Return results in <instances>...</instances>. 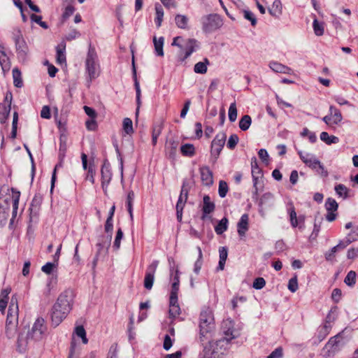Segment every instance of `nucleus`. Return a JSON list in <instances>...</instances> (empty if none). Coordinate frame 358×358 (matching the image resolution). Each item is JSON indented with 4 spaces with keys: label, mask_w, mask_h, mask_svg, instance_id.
I'll list each match as a JSON object with an SVG mask.
<instances>
[{
    "label": "nucleus",
    "mask_w": 358,
    "mask_h": 358,
    "mask_svg": "<svg viewBox=\"0 0 358 358\" xmlns=\"http://www.w3.org/2000/svg\"><path fill=\"white\" fill-rule=\"evenodd\" d=\"M45 329L44 320L41 317L37 318L31 329H24L20 333L17 341V350L20 353H24L31 343L42 339Z\"/></svg>",
    "instance_id": "nucleus-1"
},
{
    "label": "nucleus",
    "mask_w": 358,
    "mask_h": 358,
    "mask_svg": "<svg viewBox=\"0 0 358 358\" xmlns=\"http://www.w3.org/2000/svg\"><path fill=\"white\" fill-rule=\"evenodd\" d=\"M199 338L201 342L210 339L215 332L214 314L208 307L203 308L199 319Z\"/></svg>",
    "instance_id": "nucleus-2"
},
{
    "label": "nucleus",
    "mask_w": 358,
    "mask_h": 358,
    "mask_svg": "<svg viewBox=\"0 0 358 358\" xmlns=\"http://www.w3.org/2000/svg\"><path fill=\"white\" fill-rule=\"evenodd\" d=\"M18 301L16 294L12 296L6 322V334L8 338H13L16 333L18 322Z\"/></svg>",
    "instance_id": "nucleus-3"
},
{
    "label": "nucleus",
    "mask_w": 358,
    "mask_h": 358,
    "mask_svg": "<svg viewBox=\"0 0 358 358\" xmlns=\"http://www.w3.org/2000/svg\"><path fill=\"white\" fill-rule=\"evenodd\" d=\"M85 71L87 75V83H90L97 78L101 73L100 65L95 48L91 45L89 47L87 57L85 62Z\"/></svg>",
    "instance_id": "nucleus-4"
},
{
    "label": "nucleus",
    "mask_w": 358,
    "mask_h": 358,
    "mask_svg": "<svg viewBox=\"0 0 358 358\" xmlns=\"http://www.w3.org/2000/svg\"><path fill=\"white\" fill-rule=\"evenodd\" d=\"M230 343L220 338L215 341H209L203 348L201 358H220L229 347Z\"/></svg>",
    "instance_id": "nucleus-5"
},
{
    "label": "nucleus",
    "mask_w": 358,
    "mask_h": 358,
    "mask_svg": "<svg viewBox=\"0 0 358 358\" xmlns=\"http://www.w3.org/2000/svg\"><path fill=\"white\" fill-rule=\"evenodd\" d=\"M343 336L342 333L331 337L327 343L322 348L321 355L325 357L329 358L334 356L343 346Z\"/></svg>",
    "instance_id": "nucleus-6"
},
{
    "label": "nucleus",
    "mask_w": 358,
    "mask_h": 358,
    "mask_svg": "<svg viewBox=\"0 0 358 358\" xmlns=\"http://www.w3.org/2000/svg\"><path fill=\"white\" fill-rule=\"evenodd\" d=\"M298 154L300 157L301 161L309 168L313 170H315L322 176H327L328 172L324 169V166L318 160L315 156L310 153H303L302 151L299 150Z\"/></svg>",
    "instance_id": "nucleus-7"
},
{
    "label": "nucleus",
    "mask_w": 358,
    "mask_h": 358,
    "mask_svg": "<svg viewBox=\"0 0 358 358\" xmlns=\"http://www.w3.org/2000/svg\"><path fill=\"white\" fill-rule=\"evenodd\" d=\"M221 331L223 339L230 343L233 339L238 337L239 331L235 329L234 322L230 319L223 320L221 325Z\"/></svg>",
    "instance_id": "nucleus-8"
},
{
    "label": "nucleus",
    "mask_w": 358,
    "mask_h": 358,
    "mask_svg": "<svg viewBox=\"0 0 358 358\" xmlns=\"http://www.w3.org/2000/svg\"><path fill=\"white\" fill-rule=\"evenodd\" d=\"M13 39L15 43V48L19 59L24 62L28 54V46L22 38L20 31L13 34Z\"/></svg>",
    "instance_id": "nucleus-9"
},
{
    "label": "nucleus",
    "mask_w": 358,
    "mask_h": 358,
    "mask_svg": "<svg viewBox=\"0 0 358 358\" xmlns=\"http://www.w3.org/2000/svg\"><path fill=\"white\" fill-rule=\"evenodd\" d=\"M227 135L221 132L216 135L211 143V157L213 158V162H215L218 158L226 141Z\"/></svg>",
    "instance_id": "nucleus-10"
},
{
    "label": "nucleus",
    "mask_w": 358,
    "mask_h": 358,
    "mask_svg": "<svg viewBox=\"0 0 358 358\" xmlns=\"http://www.w3.org/2000/svg\"><path fill=\"white\" fill-rule=\"evenodd\" d=\"M73 299V292L71 289H68L62 292L56 303L54 304L56 307H60L62 306L63 310L70 311L72 308Z\"/></svg>",
    "instance_id": "nucleus-11"
},
{
    "label": "nucleus",
    "mask_w": 358,
    "mask_h": 358,
    "mask_svg": "<svg viewBox=\"0 0 358 358\" xmlns=\"http://www.w3.org/2000/svg\"><path fill=\"white\" fill-rule=\"evenodd\" d=\"M101 187L106 195L108 194V188L112 179V172L109 163L105 162L101 167Z\"/></svg>",
    "instance_id": "nucleus-12"
},
{
    "label": "nucleus",
    "mask_w": 358,
    "mask_h": 358,
    "mask_svg": "<svg viewBox=\"0 0 358 358\" xmlns=\"http://www.w3.org/2000/svg\"><path fill=\"white\" fill-rule=\"evenodd\" d=\"M63 310L62 306H60V307H56L55 305L53 306L51 313V319L52 324L55 327H57L62 320L66 318V315L70 312Z\"/></svg>",
    "instance_id": "nucleus-13"
},
{
    "label": "nucleus",
    "mask_w": 358,
    "mask_h": 358,
    "mask_svg": "<svg viewBox=\"0 0 358 358\" xmlns=\"http://www.w3.org/2000/svg\"><path fill=\"white\" fill-rule=\"evenodd\" d=\"M201 178L203 184L210 186L213 183V173L208 166H203L200 169Z\"/></svg>",
    "instance_id": "nucleus-14"
},
{
    "label": "nucleus",
    "mask_w": 358,
    "mask_h": 358,
    "mask_svg": "<svg viewBox=\"0 0 358 358\" xmlns=\"http://www.w3.org/2000/svg\"><path fill=\"white\" fill-rule=\"evenodd\" d=\"M0 65L4 74L9 71L11 66L10 59L2 45H0Z\"/></svg>",
    "instance_id": "nucleus-15"
},
{
    "label": "nucleus",
    "mask_w": 358,
    "mask_h": 358,
    "mask_svg": "<svg viewBox=\"0 0 358 358\" xmlns=\"http://www.w3.org/2000/svg\"><path fill=\"white\" fill-rule=\"evenodd\" d=\"M248 215L243 214L238 222V234L240 236H244L248 230Z\"/></svg>",
    "instance_id": "nucleus-16"
},
{
    "label": "nucleus",
    "mask_w": 358,
    "mask_h": 358,
    "mask_svg": "<svg viewBox=\"0 0 358 358\" xmlns=\"http://www.w3.org/2000/svg\"><path fill=\"white\" fill-rule=\"evenodd\" d=\"M66 43L64 40L56 47L57 62L58 64H62L66 62Z\"/></svg>",
    "instance_id": "nucleus-17"
},
{
    "label": "nucleus",
    "mask_w": 358,
    "mask_h": 358,
    "mask_svg": "<svg viewBox=\"0 0 358 358\" xmlns=\"http://www.w3.org/2000/svg\"><path fill=\"white\" fill-rule=\"evenodd\" d=\"M269 67L276 73L285 74H291L292 73V70L289 67L277 62H271L269 63Z\"/></svg>",
    "instance_id": "nucleus-18"
},
{
    "label": "nucleus",
    "mask_w": 358,
    "mask_h": 358,
    "mask_svg": "<svg viewBox=\"0 0 358 358\" xmlns=\"http://www.w3.org/2000/svg\"><path fill=\"white\" fill-rule=\"evenodd\" d=\"M169 316L175 318L180 313V308L178 303V299L170 297L169 300Z\"/></svg>",
    "instance_id": "nucleus-19"
},
{
    "label": "nucleus",
    "mask_w": 358,
    "mask_h": 358,
    "mask_svg": "<svg viewBox=\"0 0 358 358\" xmlns=\"http://www.w3.org/2000/svg\"><path fill=\"white\" fill-rule=\"evenodd\" d=\"M203 215L202 216V219L205 218V215L207 214H210L215 210V204L213 202L210 201V198L208 195H205L203 196Z\"/></svg>",
    "instance_id": "nucleus-20"
},
{
    "label": "nucleus",
    "mask_w": 358,
    "mask_h": 358,
    "mask_svg": "<svg viewBox=\"0 0 358 358\" xmlns=\"http://www.w3.org/2000/svg\"><path fill=\"white\" fill-rule=\"evenodd\" d=\"M269 13L275 17H279L282 14V5L280 0H274L272 5L268 8Z\"/></svg>",
    "instance_id": "nucleus-21"
},
{
    "label": "nucleus",
    "mask_w": 358,
    "mask_h": 358,
    "mask_svg": "<svg viewBox=\"0 0 358 358\" xmlns=\"http://www.w3.org/2000/svg\"><path fill=\"white\" fill-rule=\"evenodd\" d=\"M329 115L331 117V120L334 124H338L343 120L340 110L333 106L329 107Z\"/></svg>",
    "instance_id": "nucleus-22"
},
{
    "label": "nucleus",
    "mask_w": 358,
    "mask_h": 358,
    "mask_svg": "<svg viewBox=\"0 0 358 358\" xmlns=\"http://www.w3.org/2000/svg\"><path fill=\"white\" fill-rule=\"evenodd\" d=\"M197 46V42L194 39H189L186 44L185 52L183 57L181 59L182 61L189 57L192 53L195 50V48Z\"/></svg>",
    "instance_id": "nucleus-23"
},
{
    "label": "nucleus",
    "mask_w": 358,
    "mask_h": 358,
    "mask_svg": "<svg viewBox=\"0 0 358 358\" xmlns=\"http://www.w3.org/2000/svg\"><path fill=\"white\" fill-rule=\"evenodd\" d=\"M210 62L207 58H205L203 62H197L194 66V71L196 73L204 74L207 72V66Z\"/></svg>",
    "instance_id": "nucleus-24"
},
{
    "label": "nucleus",
    "mask_w": 358,
    "mask_h": 358,
    "mask_svg": "<svg viewBox=\"0 0 358 358\" xmlns=\"http://www.w3.org/2000/svg\"><path fill=\"white\" fill-rule=\"evenodd\" d=\"M164 41V37H162V36L159 37V38H157L156 36L153 37V43H154L156 54L160 57L164 56V50H163Z\"/></svg>",
    "instance_id": "nucleus-25"
},
{
    "label": "nucleus",
    "mask_w": 358,
    "mask_h": 358,
    "mask_svg": "<svg viewBox=\"0 0 358 358\" xmlns=\"http://www.w3.org/2000/svg\"><path fill=\"white\" fill-rule=\"evenodd\" d=\"M13 84L16 87H21L23 85V81L22 78L21 71L18 68H14L13 69Z\"/></svg>",
    "instance_id": "nucleus-26"
},
{
    "label": "nucleus",
    "mask_w": 358,
    "mask_h": 358,
    "mask_svg": "<svg viewBox=\"0 0 358 358\" xmlns=\"http://www.w3.org/2000/svg\"><path fill=\"white\" fill-rule=\"evenodd\" d=\"M334 189L337 195L343 199L349 196V189L343 184L336 185Z\"/></svg>",
    "instance_id": "nucleus-27"
},
{
    "label": "nucleus",
    "mask_w": 358,
    "mask_h": 358,
    "mask_svg": "<svg viewBox=\"0 0 358 358\" xmlns=\"http://www.w3.org/2000/svg\"><path fill=\"white\" fill-rule=\"evenodd\" d=\"M331 329V324L329 321H326L323 326L320 327L318 331V338L322 341L329 333Z\"/></svg>",
    "instance_id": "nucleus-28"
},
{
    "label": "nucleus",
    "mask_w": 358,
    "mask_h": 358,
    "mask_svg": "<svg viewBox=\"0 0 358 358\" xmlns=\"http://www.w3.org/2000/svg\"><path fill=\"white\" fill-rule=\"evenodd\" d=\"M320 139L327 145H331L333 143L335 144L339 142L338 137L335 136H329V134L326 131H322L320 134Z\"/></svg>",
    "instance_id": "nucleus-29"
},
{
    "label": "nucleus",
    "mask_w": 358,
    "mask_h": 358,
    "mask_svg": "<svg viewBox=\"0 0 358 358\" xmlns=\"http://www.w3.org/2000/svg\"><path fill=\"white\" fill-rule=\"evenodd\" d=\"M251 123L252 119L250 116L248 115H245L241 117V119L239 121V128L242 131H247L250 128Z\"/></svg>",
    "instance_id": "nucleus-30"
},
{
    "label": "nucleus",
    "mask_w": 358,
    "mask_h": 358,
    "mask_svg": "<svg viewBox=\"0 0 358 358\" xmlns=\"http://www.w3.org/2000/svg\"><path fill=\"white\" fill-rule=\"evenodd\" d=\"M10 106L8 107L5 105L0 103V123L3 124L6 122L10 114Z\"/></svg>",
    "instance_id": "nucleus-31"
},
{
    "label": "nucleus",
    "mask_w": 358,
    "mask_h": 358,
    "mask_svg": "<svg viewBox=\"0 0 358 358\" xmlns=\"http://www.w3.org/2000/svg\"><path fill=\"white\" fill-rule=\"evenodd\" d=\"M228 220L223 217L219 223L215 227V231L217 234H222L227 229Z\"/></svg>",
    "instance_id": "nucleus-32"
},
{
    "label": "nucleus",
    "mask_w": 358,
    "mask_h": 358,
    "mask_svg": "<svg viewBox=\"0 0 358 358\" xmlns=\"http://www.w3.org/2000/svg\"><path fill=\"white\" fill-rule=\"evenodd\" d=\"M196 249L198 250V259L194 263V272L199 274L203 264V254L200 247L198 246Z\"/></svg>",
    "instance_id": "nucleus-33"
},
{
    "label": "nucleus",
    "mask_w": 358,
    "mask_h": 358,
    "mask_svg": "<svg viewBox=\"0 0 358 358\" xmlns=\"http://www.w3.org/2000/svg\"><path fill=\"white\" fill-rule=\"evenodd\" d=\"M181 152L183 155L187 157H192L194 155L195 148L192 144L187 143L181 146Z\"/></svg>",
    "instance_id": "nucleus-34"
},
{
    "label": "nucleus",
    "mask_w": 358,
    "mask_h": 358,
    "mask_svg": "<svg viewBox=\"0 0 358 358\" xmlns=\"http://www.w3.org/2000/svg\"><path fill=\"white\" fill-rule=\"evenodd\" d=\"M290 208H289V213L290 217V222L292 227L295 228L298 226L299 221L296 216V213L295 211L294 206L291 203Z\"/></svg>",
    "instance_id": "nucleus-35"
},
{
    "label": "nucleus",
    "mask_w": 358,
    "mask_h": 358,
    "mask_svg": "<svg viewBox=\"0 0 358 358\" xmlns=\"http://www.w3.org/2000/svg\"><path fill=\"white\" fill-rule=\"evenodd\" d=\"M338 205L336 201L332 198H328L325 202V208L327 211H336Z\"/></svg>",
    "instance_id": "nucleus-36"
},
{
    "label": "nucleus",
    "mask_w": 358,
    "mask_h": 358,
    "mask_svg": "<svg viewBox=\"0 0 358 358\" xmlns=\"http://www.w3.org/2000/svg\"><path fill=\"white\" fill-rule=\"evenodd\" d=\"M237 118V108L236 103H231L229 108V120L230 122H234Z\"/></svg>",
    "instance_id": "nucleus-37"
},
{
    "label": "nucleus",
    "mask_w": 358,
    "mask_h": 358,
    "mask_svg": "<svg viewBox=\"0 0 358 358\" xmlns=\"http://www.w3.org/2000/svg\"><path fill=\"white\" fill-rule=\"evenodd\" d=\"M80 350L78 348L76 343L73 341H72L71 343V348L68 358H80Z\"/></svg>",
    "instance_id": "nucleus-38"
},
{
    "label": "nucleus",
    "mask_w": 358,
    "mask_h": 358,
    "mask_svg": "<svg viewBox=\"0 0 358 358\" xmlns=\"http://www.w3.org/2000/svg\"><path fill=\"white\" fill-rule=\"evenodd\" d=\"M344 282L348 286H353L356 283V273L354 271L348 272Z\"/></svg>",
    "instance_id": "nucleus-39"
},
{
    "label": "nucleus",
    "mask_w": 358,
    "mask_h": 358,
    "mask_svg": "<svg viewBox=\"0 0 358 358\" xmlns=\"http://www.w3.org/2000/svg\"><path fill=\"white\" fill-rule=\"evenodd\" d=\"M76 334L81 338L82 341L84 344H87L88 342V340L86 337V331L83 326H78L76 327L75 329Z\"/></svg>",
    "instance_id": "nucleus-40"
},
{
    "label": "nucleus",
    "mask_w": 358,
    "mask_h": 358,
    "mask_svg": "<svg viewBox=\"0 0 358 358\" xmlns=\"http://www.w3.org/2000/svg\"><path fill=\"white\" fill-rule=\"evenodd\" d=\"M123 129L127 134H131L134 132L132 121L130 118L126 117L124 119Z\"/></svg>",
    "instance_id": "nucleus-41"
},
{
    "label": "nucleus",
    "mask_w": 358,
    "mask_h": 358,
    "mask_svg": "<svg viewBox=\"0 0 358 358\" xmlns=\"http://www.w3.org/2000/svg\"><path fill=\"white\" fill-rule=\"evenodd\" d=\"M155 275L151 273H145L144 279V287L147 289H151L153 285Z\"/></svg>",
    "instance_id": "nucleus-42"
},
{
    "label": "nucleus",
    "mask_w": 358,
    "mask_h": 358,
    "mask_svg": "<svg viewBox=\"0 0 358 358\" xmlns=\"http://www.w3.org/2000/svg\"><path fill=\"white\" fill-rule=\"evenodd\" d=\"M122 238H123V232H122V229L120 228V229H118V230L117 231L115 238V241L113 243V248L115 250H117L120 249V244H121V240L122 239Z\"/></svg>",
    "instance_id": "nucleus-43"
},
{
    "label": "nucleus",
    "mask_w": 358,
    "mask_h": 358,
    "mask_svg": "<svg viewBox=\"0 0 358 358\" xmlns=\"http://www.w3.org/2000/svg\"><path fill=\"white\" fill-rule=\"evenodd\" d=\"M74 10H75V8H74V7L73 6L68 5L65 8V9H64V12H63V13L62 15V20L63 21L68 20L69 17L71 16L73 14Z\"/></svg>",
    "instance_id": "nucleus-44"
},
{
    "label": "nucleus",
    "mask_w": 358,
    "mask_h": 358,
    "mask_svg": "<svg viewBox=\"0 0 358 358\" xmlns=\"http://www.w3.org/2000/svg\"><path fill=\"white\" fill-rule=\"evenodd\" d=\"M251 168H252V176L253 174L262 175V171L258 166L257 159L255 157H253L251 159Z\"/></svg>",
    "instance_id": "nucleus-45"
},
{
    "label": "nucleus",
    "mask_w": 358,
    "mask_h": 358,
    "mask_svg": "<svg viewBox=\"0 0 358 358\" xmlns=\"http://www.w3.org/2000/svg\"><path fill=\"white\" fill-rule=\"evenodd\" d=\"M228 192V185L226 182L220 180L219 183L218 193L221 198L225 197Z\"/></svg>",
    "instance_id": "nucleus-46"
},
{
    "label": "nucleus",
    "mask_w": 358,
    "mask_h": 358,
    "mask_svg": "<svg viewBox=\"0 0 358 358\" xmlns=\"http://www.w3.org/2000/svg\"><path fill=\"white\" fill-rule=\"evenodd\" d=\"M349 236H350V234L348 235V236H347L345 238V240L341 241L338 243V244L335 246V248H336L337 251L343 250L354 241V239H352V240L350 239V238Z\"/></svg>",
    "instance_id": "nucleus-47"
},
{
    "label": "nucleus",
    "mask_w": 358,
    "mask_h": 358,
    "mask_svg": "<svg viewBox=\"0 0 358 358\" xmlns=\"http://www.w3.org/2000/svg\"><path fill=\"white\" fill-rule=\"evenodd\" d=\"M336 248L333 247L330 250L327 251L324 254L325 259L328 262H334L336 257V253L337 252Z\"/></svg>",
    "instance_id": "nucleus-48"
},
{
    "label": "nucleus",
    "mask_w": 358,
    "mask_h": 358,
    "mask_svg": "<svg viewBox=\"0 0 358 358\" xmlns=\"http://www.w3.org/2000/svg\"><path fill=\"white\" fill-rule=\"evenodd\" d=\"M238 137L236 134H232L229 136V140H228V142H227V147L232 150L234 149L236 145H237L238 142Z\"/></svg>",
    "instance_id": "nucleus-49"
},
{
    "label": "nucleus",
    "mask_w": 358,
    "mask_h": 358,
    "mask_svg": "<svg viewBox=\"0 0 358 358\" xmlns=\"http://www.w3.org/2000/svg\"><path fill=\"white\" fill-rule=\"evenodd\" d=\"M262 175H252V180H253V187L255 188L254 194L257 195L258 194V190L259 187L261 180H262Z\"/></svg>",
    "instance_id": "nucleus-50"
},
{
    "label": "nucleus",
    "mask_w": 358,
    "mask_h": 358,
    "mask_svg": "<svg viewBox=\"0 0 358 358\" xmlns=\"http://www.w3.org/2000/svg\"><path fill=\"white\" fill-rule=\"evenodd\" d=\"M186 202H181L178 201L176 204V215H177V219L179 222L182 220V210L184 208L185 204Z\"/></svg>",
    "instance_id": "nucleus-51"
},
{
    "label": "nucleus",
    "mask_w": 358,
    "mask_h": 358,
    "mask_svg": "<svg viewBox=\"0 0 358 358\" xmlns=\"http://www.w3.org/2000/svg\"><path fill=\"white\" fill-rule=\"evenodd\" d=\"M155 21H157V22H162L163 20L164 10L160 5L158 4L155 6Z\"/></svg>",
    "instance_id": "nucleus-52"
},
{
    "label": "nucleus",
    "mask_w": 358,
    "mask_h": 358,
    "mask_svg": "<svg viewBox=\"0 0 358 358\" xmlns=\"http://www.w3.org/2000/svg\"><path fill=\"white\" fill-rule=\"evenodd\" d=\"M57 265V264H55V262H48L42 266L41 270L46 274H50L53 268L56 267Z\"/></svg>",
    "instance_id": "nucleus-53"
},
{
    "label": "nucleus",
    "mask_w": 358,
    "mask_h": 358,
    "mask_svg": "<svg viewBox=\"0 0 358 358\" xmlns=\"http://www.w3.org/2000/svg\"><path fill=\"white\" fill-rule=\"evenodd\" d=\"M265 280L263 278L259 277L254 280L252 287L256 289H261L265 286Z\"/></svg>",
    "instance_id": "nucleus-54"
},
{
    "label": "nucleus",
    "mask_w": 358,
    "mask_h": 358,
    "mask_svg": "<svg viewBox=\"0 0 358 358\" xmlns=\"http://www.w3.org/2000/svg\"><path fill=\"white\" fill-rule=\"evenodd\" d=\"M314 33L316 36H320L324 32V24H313Z\"/></svg>",
    "instance_id": "nucleus-55"
},
{
    "label": "nucleus",
    "mask_w": 358,
    "mask_h": 358,
    "mask_svg": "<svg viewBox=\"0 0 358 358\" xmlns=\"http://www.w3.org/2000/svg\"><path fill=\"white\" fill-rule=\"evenodd\" d=\"M288 289L292 292H295L298 289V282L296 277L292 278L288 282Z\"/></svg>",
    "instance_id": "nucleus-56"
},
{
    "label": "nucleus",
    "mask_w": 358,
    "mask_h": 358,
    "mask_svg": "<svg viewBox=\"0 0 358 358\" xmlns=\"http://www.w3.org/2000/svg\"><path fill=\"white\" fill-rule=\"evenodd\" d=\"M283 356V350L281 347L275 349L267 358H282Z\"/></svg>",
    "instance_id": "nucleus-57"
},
{
    "label": "nucleus",
    "mask_w": 358,
    "mask_h": 358,
    "mask_svg": "<svg viewBox=\"0 0 358 358\" xmlns=\"http://www.w3.org/2000/svg\"><path fill=\"white\" fill-rule=\"evenodd\" d=\"M161 127L160 126H156L153 127L152 130V141L153 145H155L157 141V138L161 134Z\"/></svg>",
    "instance_id": "nucleus-58"
},
{
    "label": "nucleus",
    "mask_w": 358,
    "mask_h": 358,
    "mask_svg": "<svg viewBox=\"0 0 358 358\" xmlns=\"http://www.w3.org/2000/svg\"><path fill=\"white\" fill-rule=\"evenodd\" d=\"M113 229V220L110 218H107L106 224H105V231L108 234H110V236H112V232Z\"/></svg>",
    "instance_id": "nucleus-59"
},
{
    "label": "nucleus",
    "mask_w": 358,
    "mask_h": 358,
    "mask_svg": "<svg viewBox=\"0 0 358 358\" xmlns=\"http://www.w3.org/2000/svg\"><path fill=\"white\" fill-rule=\"evenodd\" d=\"M159 262L157 260L153 261L148 267L146 273L155 275Z\"/></svg>",
    "instance_id": "nucleus-60"
},
{
    "label": "nucleus",
    "mask_w": 358,
    "mask_h": 358,
    "mask_svg": "<svg viewBox=\"0 0 358 358\" xmlns=\"http://www.w3.org/2000/svg\"><path fill=\"white\" fill-rule=\"evenodd\" d=\"M258 155L263 162L268 164V154L265 149H260L258 152Z\"/></svg>",
    "instance_id": "nucleus-61"
},
{
    "label": "nucleus",
    "mask_w": 358,
    "mask_h": 358,
    "mask_svg": "<svg viewBox=\"0 0 358 358\" xmlns=\"http://www.w3.org/2000/svg\"><path fill=\"white\" fill-rule=\"evenodd\" d=\"M243 17L245 20L250 21V22H256V18L252 12L250 10H243Z\"/></svg>",
    "instance_id": "nucleus-62"
},
{
    "label": "nucleus",
    "mask_w": 358,
    "mask_h": 358,
    "mask_svg": "<svg viewBox=\"0 0 358 358\" xmlns=\"http://www.w3.org/2000/svg\"><path fill=\"white\" fill-rule=\"evenodd\" d=\"M86 127L88 130L94 131L96 128V122L95 118H91L86 121Z\"/></svg>",
    "instance_id": "nucleus-63"
},
{
    "label": "nucleus",
    "mask_w": 358,
    "mask_h": 358,
    "mask_svg": "<svg viewBox=\"0 0 358 358\" xmlns=\"http://www.w3.org/2000/svg\"><path fill=\"white\" fill-rule=\"evenodd\" d=\"M347 257L350 259H353L358 257V248H352L348 250Z\"/></svg>",
    "instance_id": "nucleus-64"
}]
</instances>
